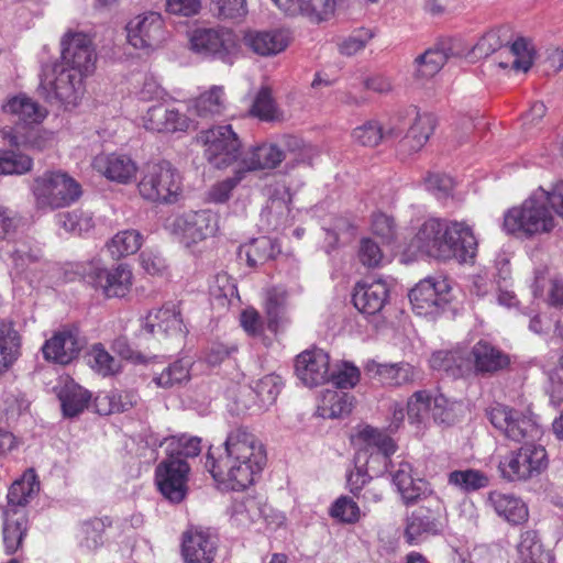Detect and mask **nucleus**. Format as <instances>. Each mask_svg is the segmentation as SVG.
<instances>
[{
	"label": "nucleus",
	"instance_id": "c756f323",
	"mask_svg": "<svg viewBox=\"0 0 563 563\" xmlns=\"http://www.w3.org/2000/svg\"><path fill=\"white\" fill-rule=\"evenodd\" d=\"M534 59V48L530 41L518 37L510 45H506L497 54L498 67L512 73H527Z\"/></svg>",
	"mask_w": 563,
	"mask_h": 563
},
{
	"label": "nucleus",
	"instance_id": "ea45409f",
	"mask_svg": "<svg viewBox=\"0 0 563 563\" xmlns=\"http://www.w3.org/2000/svg\"><path fill=\"white\" fill-rule=\"evenodd\" d=\"M269 508L254 497H247L233 505L231 519L238 526L246 527L264 518L267 520Z\"/></svg>",
	"mask_w": 563,
	"mask_h": 563
},
{
	"label": "nucleus",
	"instance_id": "f257e3e1",
	"mask_svg": "<svg viewBox=\"0 0 563 563\" xmlns=\"http://www.w3.org/2000/svg\"><path fill=\"white\" fill-rule=\"evenodd\" d=\"M266 463V452L260 439L246 428L231 430L223 442V452L208 453L206 467L224 489L244 490L250 487Z\"/></svg>",
	"mask_w": 563,
	"mask_h": 563
},
{
	"label": "nucleus",
	"instance_id": "c9c22d12",
	"mask_svg": "<svg viewBox=\"0 0 563 563\" xmlns=\"http://www.w3.org/2000/svg\"><path fill=\"white\" fill-rule=\"evenodd\" d=\"M38 483L33 470L26 471L21 479L15 481L8 492V506L10 514L16 515V507L25 506L29 499L38 490Z\"/></svg>",
	"mask_w": 563,
	"mask_h": 563
},
{
	"label": "nucleus",
	"instance_id": "864d4df0",
	"mask_svg": "<svg viewBox=\"0 0 563 563\" xmlns=\"http://www.w3.org/2000/svg\"><path fill=\"white\" fill-rule=\"evenodd\" d=\"M33 167V159L14 151H0V175H22Z\"/></svg>",
	"mask_w": 563,
	"mask_h": 563
},
{
	"label": "nucleus",
	"instance_id": "a878e982",
	"mask_svg": "<svg viewBox=\"0 0 563 563\" xmlns=\"http://www.w3.org/2000/svg\"><path fill=\"white\" fill-rule=\"evenodd\" d=\"M364 369L367 375L383 385L394 387L412 384L420 375L418 368L408 362L378 363L369 360Z\"/></svg>",
	"mask_w": 563,
	"mask_h": 563
},
{
	"label": "nucleus",
	"instance_id": "3c124183",
	"mask_svg": "<svg viewBox=\"0 0 563 563\" xmlns=\"http://www.w3.org/2000/svg\"><path fill=\"white\" fill-rule=\"evenodd\" d=\"M449 55L442 48H430L416 58V76L431 78L443 67Z\"/></svg>",
	"mask_w": 563,
	"mask_h": 563
},
{
	"label": "nucleus",
	"instance_id": "aec40b11",
	"mask_svg": "<svg viewBox=\"0 0 563 563\" xmlns=\"http://www.w3.org/2000/svg\"><path fill=\"white\" fill-rule=\"evenodd\" d=\"M85 346V340L77 327L63 325L45 341L42 346L43 356L60 365H67L78 357Z\"/></svg>",
	"mask_w": 563,
	"mask_h": 563
},
{
	"label": "nucleus",
	"instance_id": "7ed1b4c3",
	"mask_svg": "<svg viewBox=\"0 0 563 563\" xmlns=\"http://www.w3.org/2000/svg\"><path fill=\"white\" fill-rule=\"evenodd\" d=\"M319 155L316 146L295 135H282L275 142H264L249 147L242 153L241 170L274 169L288 156L295 165L311 164Z\"/></svg>",
	"mask_w": 563,
	"mask_h": 563
},
{
	"label": "nucleus",
	"instance_id": "b1692460",
	"mask_svg": "<svg viewBox=\"0 0 563 563\" xmlns=\"http://www.w3.org/2000/svg\"><path fill=\"white\" fill-rule=\"evenodd\" d=\"M242 42L253 54L262 57H272L284 52L289 43L288 31L274 30H247L244 32Z\"/></svg>",
	"mask_w": 563,
	"mask_h": 563
},
{
	"label": "nucleus",
	"instance_id": "dca6fc26",
	"mask_svg": "<svg viewBox=\"0 0 563 563\" xmlns=\"http://www.w3.org/2000/svg\"><path fill=\"white\" fill-rule=\"evenodd\" d=\"M450 284L441 277H427L409 292L413 311L419 316L437 314L450 300Z\"/></svg>",
	"mask_w": 563,
	"mask_h": 563
},
{
	"label": "nucleus",
	"instance_id": "4be33fe9",
	"mask_svg": "<svg viewBox=\"0 0 563 563\" xmlns=\"http://www.w3.org/2000/svg\"><path fill=\"white\" fill-rule=\"evenodd\" d=\"M297 377L309 387L330 380V357L321 349L301 352L295 361Z\"/></svg>",
	"mask_w": 563,
	"mask_h": 563
},
{
	"label": "nucleus",
	"instance_id": "f704fd0d",
	"mask_svg": "<svg viewBox=\"0 0 563 563\" xmlns=\"http://www.w3.org/2000/svg\"><path fill=\"white\" fill-rule=\"evenodd\" d=\"M279 9L286 14L306 15L317 22L334 12L336 0H278Z\"/></svg>",
	"mask_w": 563,
	"mask_h": 563
},
{
	"label": "nucleus",
	"instance_id": "e2e57ef3",
	"mask_svg": "<svg viewBox=\"0 0 563 563\" xmlns=\"http://www.w3.org/2000/svg\"><path fill=\"white\" fill-rule=\"evenodd\" d=\"M1 139L5 141L11 146H23L27 145L32 148L42 151L44 150L48 143L52 141V134H48L46 132L36 131L30 137L27 139H21L15 133H13L11 130H3L0 131Z\"/></svg>",
	"mask_w": 563,
	"mask_h": 563
},
{
	"label": "nucleus",
	"instance_id": "603ef678",
	"mask_svg": "<svg viewBox=\"0 0 563 563\" xmlns=\"http://www.w3.org/2000/svg\"><path fill=\"white\" fill-rule=\"evenodd\" d=\"M57 221L67 232L79 235L89 232L95 227L92 213L82 209L59 213Z\"/></svg>",
	"mask_w": 563,
	"mask_h": 563
},
{
	"label": "nucleus",
	"instance_id": "cd10ccee",
	"mask_svg": "<svg viewBox=\"0 0 563 563\" xmlns=\"http://www.w3.org/2000/svg\"><path fill=\"white\" fill-rule=\"evenodd\" d=\"M472 362L457 364L461 374H465L473 365L477 373H494L506 367L508 356L486 341H478L471 352Z\"/></svg>",
	"mask_w": 563,
	"mask_h": 563
},
{
	"label": "nucleus",
	"instance_id": "423d86ee",
	"mask_svg": "<svg viewBox=\"0 0 563 563\" xmlns=\"http://www.w3.org/2000/svg\"><path fill=\"white\" fill-rule=\"evenodd\" d=\"M141 197L162 205L176 203L183 196V177L169 162L146 164L137 184Z\"/></svg>",
	"mask_w": 563,
	"mask_h": 563
},
{
	"label": "nucleus",
	"instance_id": "c03bdc74",
	"mask_svg": "<svg viewBox=\"0 0 563 563\" xmlns=\"http://www.w3.org/2000/svg\"><path fill=\"white\" fill-rule=\"evenodd\" d=\"M143 244V235L134 229L118 232L107 244L113 257L120 258L136 253Z\"/></svg>",
	"mask_w": 563,
	"mask_h": 563
},
{
	"label": "nucleus",
	"instance_id": "6e6d98bb",
	"mask_svg": "<svg viewBox=\"0 0 563 563\" xmlns=\"http://www.w3.org/2000/svg\"><path fill=\"white\" fill-rule=\"evenodd\" d=\"M431 396L426 390L416 391L407 402V415L411 424L426 423L429 418Z\"/></svg>",
	"mask_w": 563,
	"mask_h": 563
},
{
	"label": "nucleus",
	"instance_id": "4c0bfd02",
	"mask_svg": "<svg viewBox=\"0 0 563 563\" xmlns=\"http://www.w3.org/2000/svg\"><path fill=\"white\" fill-rule=\"evenodd\" d=\"M517 550L522 563H553L551 552L543 549L536 531L522 532Z\"/></svg>",
	"mask_w": 563,
	"mask_h": 563
},
{
	"label": "nucleus",
	"instance_id": "680f3d73",
	"mask_svg": "<svg viewBox=\"0 0 563 563\" xmlns=\"http://www.w3.org/2000/svg\"><path fill=\"white\" fill-rule=\"evenodd\" d=\"M372 232L379 238L384 244H391L397 239V224L391 216L376 212L372 217Z\"/></svg>",
	"mask_w": 563,
	"mask_h": 563
},
{
	"label": "nucleus",
	"instance_id": "a211bd4d",
	"mask_svg": "<svg viewBox=\"0 0 563 563\" xmlns=\"http://www.w3.org/2000/svg\"><path fill=\"white\" fill-rule=\"evenodd\" d=\"M86 278L96 289H101L103 295L124 297L132 287V271L125 264H119L110 269L102 267L99 262H92L86 273Z\"/></svg>",
	"mask_w": 563,
	"mask_h": 563
},
{
	"label": "nucleus",
	"instance_id": "6ab92c4d",
	"mask_svg": "<svg viewBox=\"0 0 563 563\" xmlns=\"http://www.w3.org/2000/svg\"><path fill=\"white\" fill-rule=\"evenodd\" d=\"M92 40L84 32H67L62 40V65L89 76L96 64Z\"/></svg>",
	"mask_w": 563,
	"mask_h": 563
},
{
	"label": "nucleus",
	"instance_id": "4468645a",
	"mask_svg": "<svg viewBox=\"0 0 563 563\" xmlns=\"http://www.w3.org/2000/svg\"><path fill=\"white\" fill-rule=\"evenodd\" d=\"M170 232L186 246L197 244L218 230V216L210 210L189 211L175 217Z\"/></svg>",
	"mask_w": 563,
	"mask_h": 563
},
{
	"label": "nucleus",
	"instance_id": "7c9ffc66",
	"mask_svg": "<svg viewBox=\"0 0 563 563\" xmlns=\"http://www.w3.org/2000/svg\"><path fill=\"white\" fill-rule=\"evenodd\" d=\"M1 110L11 120L25 124L41 123L47 115V110L25 93L8 97Z\"/></svg>",
	"mask_w": 563,
	"mask_h": 563
},
{
	"label": "nucleus",
	"instance_id": "58836bf2",
	"mask_svg": "<svg viewBox=\"0 0 563 563\" xmlns=\"http://www.w3.org/2000/svg\"><path fill=\"white\" fill-rule=\"evenodd\" d=\"M353 397L343 390L327 389L322 394L321 404L318 408L323 418H340L351 412Z\"/></svg>",
	"mask_w": 563,
	"mask_h": 563
},
{
	"label": "nucleus",
	"instance_id": "bf43d9fd",
	"mask_svg": "<svg viewBox=\"0 0 563 563\" xmlns=\"http://www.w3.org/2000/svg\"><path fill=\"white\" fill-rule=\"evenodd\" d=\"M386 135L387 133H384L379 122L374 120L367 121L352 131L353 141L368 147L377 146Z\"/></svg>",
	"mask_w": 563,
	"mask_h": 563
},
{
	"label": "nucleus",
	"instance_id": "6e6552de",
	"mask_svg": "<svg viewBox=\"0 0 563 563\" xmlns=\"http://www.w3.org/2000/svg\"><path fill=\"white\" fill-rule=\"evenodd\" d=\"M86 77L85 74L56 64L44 71L40 87L49 101L56 100L65 108L75 107L85 92L84 79Z\"/></svg>",
	"mask_w": 563,
	"mask_h": 563
},
{
	"label": "nucleus",
	"instance_id": "e433bc0d",
	"mask_svg": "<svg viewBox=\"0 0 563 563\" xmlns=\"http://www.w3.org/2000/svg\"><path fill=\"white\" fill-rule=\"evenodd\" d=\"M20 335L10 321L0 322V374L20 356Z\"/></svg>",
	"mask_w": 563,
	"mask_h": 563
},
{
	"label": "nucleus",
	"instance_id": "39448f33",
	"mask_svg": "<svg viewBox=\"0 0 563 563\" xmlns=\"http://www.w3.org/2000/svg\"><path fill=\"white\" fill-rule=\"evenodd\" d=\"M30 190L40 211L68 207L81 196L80 185L63 170H46L33 178Z\"/></svg>",
	"mask_w": 563,
	"mask_h": 563
},
{
	"label": "nucleus",
	"instance_id": "2eb2a0df",
	"mask_svg": "<svg viewBox=\"0 0 563 563\" xmlns=\"http://www.w3.org/2000/svg\"><path fill=\"white\" fill-rule=\"evenodd\" d=\"M190 467L184 459H166L155 470L159 493L173 504L181 503L188 494Z\"/></svg>",
	"mask_w": 563,
	"mask_h": 563
},
{
	"label": "nucleus",
	"instance_id": "5fc2aeb1",
	"mask_svg": "<svg viewBox=\"0 0 563 563\" xmlns=\"http://www.w3.org/2000/svg\"><path fill=\"white\" fill-rule=\"evenodd\" d=\"M283 388L282 377L268 374L255 382L253 390L258 397L262 407L273 405Z\"/></svg>",
	"mask_w": 563,
	"mask_h": 563
},
{
	"label": "nucleus",
	"instance_id": "13d9d810",
	"mask_svg": "<svg viewBox=\"0 0 563 563\" xmlns=\"http://www.w3.org/2000/svg\"><path fill=\"white\" fill-rule=\"evenodd\" d=\"M329 514L342 523H355L362 517V511L356 501L347 496L339 497L330 507Z\"/></svg>",
	"mask_w": 563,
	"mask_h": 563
},
{
	"label": "nucleus",
	"instance_id": "2f4dec72",
	"mask_svg": "<svg viewBox=\"0 0 563 563\" xmlns=\"http://www.w3.org/2000/svg\"><path fill=\"white\" fill-rule=\"evenodd\" d=\"M487 503L497 516L510 525H522L529 518L527 504L515 494L494 490L488 494Z\"/></svg>",
	"mask_w": 563,
	"mask_h": 563
},
{
	"label": "nucleus",
	"instance_id": "338daca9",
	"mask_svg": "<svg viewBox=\"0 0 563 563\" xmlns=\"http://www.w3.org/2000/svg\"><path fill=\"white\" fill-rule=\"evenodd\" d=\"M330 379L340 390L352 388L360 380V369L353 364L344 362L330 373Z\"/></svg>",
	"mask_w": 563,
	"mask_h": 563
},
{
	"label": "nucleus",
	"instance_id": "0e129e2a",
	"mask_svg": "<svg viewBox=\"0 0 563 563\" xmlns=\"http://www.w3.org/2000/svg\"><path fill=\"white\" fill-rule=\"evenodd\" d=\"M251 114L263 121H272L276 118V106L268 87H262L257 92Z\"/></svg>",
	"mask_w": 563,
	"mask_h": 563
},
{
	"label": "nucleus",
	"instance_id": "9b49d317",
	"mask_svg": "<svg viewBox=\"0 0 563 563\" xmlns=\"http://www.w3.org/2000/svg\"><path fill=\"white\" fill-rule=\"evenodd\" d=\"M190 48L203 58L232 65L239 54L235 34L225 29H198L190 36Z\"/></svg>",
	"mask_w": 563,
	"mask_h": 563
},
{
	"label": "nucleus",
	"instance_id": "c85d7f7f",
	"mask_svg": "<svg viewBox=\"0 0 563 563\" xmlns=\"http://www.w3.org/2000/svg\"><path fill=\"white\" fill-rule=\"evenodd\" d=\"M444 529V522L440 516L423 508H418L406 517L404 537L410 545H416L427 534H439Z\"/></svg>",
	"mask_w": 563,
	"mask_h": 563
},
{
	"label": "nucleus",
	"instance_id": "09e8293b",
	"mask_svg": "<svg viewBox=\"0 0 563 563\" xmlns=\"http://www.w3.org/2000/svg\"><path fill=\"white\" fill-rule=\"evenodd\" d=\"M167 459L195 457L201 452V439L181 434L166 439Z\"/></svg>",
	"mask_w": 563,
	"mask_h": 563
},
{
	"label": "nucleus",
	"instance_id": "ddd939ff",
	"mask_svg": "<svg viewBox=\"0 0 563 563\" xmlns=\"http://www.w3.org/2000/svg\"><path fill=\"white\" fill-rule=\"evenodd\" d=\"M126 41L135 49L148 54L166 38L164 20L157 12H146L132 18L126 26Z\"/></svg>",
	"mask_w": 563,
	"mask_h": 563
},
{
	"label": "nucleus",
	"instance_id": "20e7f679",
	"mask_svg": "<svg viewBox=\"0 0 563 563\" xmlns=\"http://www.w3.org/2000/svg\"><path fill=\"white\" fill-rule=\"evenodd\" d=\"M555 227L556 220L547 205V190L542 187L504 214L503 230L519 238L531 239L548 234Z\"/></svg>",
	"mask_w": 563,
	"mask_h": 563
},
{
	"label": "nucleus",
	"instance_id": "72a5a7b5",
	"mask_svg": "<svg viewBox=\"0 0 563 563\" xmlns=\"http://www.w3.org/2000/svg\"><path fill=\"white\" fill-rule=\"evenodd\" d=\"M437 126V118L432 113H418L410 125L407 135L400 142V151L412 154L420 151Z\"/></svg>",
	"mask_w": 563,
	"mask_h": 563
},
{
	"label": "nucleus",
	"instance_id": "a19ab883",
	"mask_svg": "<svg viewBox=\"0 0 563 563\" xmlns=\"http://www.w3.org/2000/svg\"><path fill=\"white\" fill-rule=\"evenodd\" d=\"M227 107L223 86H212L194 100V108L199 117L208 118L221 114Z\"/></svg>",
	"mask_w": 563,
	"mask_h": 563
},
{
	"label": "nucleus",
	"instance_id": "f8f14e48",
	"mask_svg": "<svg viewBox=\"0 0 563 563\" xmlns=\"http://www.w3.org/2000/svg\"><path fill=\"white\" fill-rule=\"evenodd\" d=\"M357 440L364 444L358 452L366 454V457L362 459L363 467L372 476L384 474L388 470L390 455L396 452L394 440L369 426L358 431Z\"/></svg>",
	"mask_w": 563,
	"mask_h": 563
},
{
	"label": "nucleus",
	"instance_id": "052dcab7",
	"mask_svg": "<svg viewBox=\"0 0 563 563\" xmlns=\"http://www.w3.org/2000/svg\"><path fill=\"white\" fill-rule=\"evenodd\" d=\"M246 177V170L240 168L232 177L225 178L212 185L208 191V200L214 203H223L229 200L232 190Z\"/></svg>",
	"mask_w": 563,
	"mask_h": 563
},
{
	"label": "nucleus",
	"instance_id": "0eeeda50",
	"mask_svg": "<svg viewBox=\"0 0 563 563\" xmlns=\"http://www.w3.org/2000/svg\"><path fill=\"white\" fill-rule=\"evenodd\" d=\"M486 416L497 430L515 442L533 441L542 434L537 418L529 409L521 411L494 404L486 409Z\"/></svg>",
	"mask_w": 563,
	"mask_h": 563
},
{
	"label": "nucleus",
	"instance_id": "473e14b6",
	"mask_svg": "<svg viewBox=\"0 0 563 563\" xmlns=\"http://www.w3.org/2000/svg\"><path fill=\"white\" fill-rule=\"evenodd\" d=\"M391 479L406 504L416 503L431 493L429 483L422 478L412 477L411 465L399 462L398 467L390 471Z\"/></svg>",
	"mask_w": 563,
	"mask_h": 563
},
{
	"label": "nucleus",
	"instance_id": "69168bd1",
	"mask_svg": "<svg viewBox=\"0 0 563 563\" xmlns=\"http://www.w3.org/2000/svg\"><path fill=\"white\" fill-rule=\"evenodd\" d=\"M373 32L368 29H358L344 37L339 43V51L341 54L352 56L360 51L364 49L366 44L372 40Z\"/></svg>",
	"mask_w": 563,
	"mask_h": 563
},
{
	"label": "nucleus",
	"instance_id": "bb28decb",
	"mask_svg": "<svg viewBox=\"0 0 563 563\" xmlns=\"http://www.w3.org/2000/svg\"><path fill=\"white\" fill-rule=\"evenodd\" d=\"M389 287L383 279L363 280L356 284L353 302L357 310L366 314L379 312L387 303Z\"/></svg>",
	"mask_w": 563,
	"mask_h": 563
},
{
	"label": "nucleus",
	"instance_id": "79ce46f5",
	"mask_svg": "<svg viewBox=\"0 0 563 563\" xmlns=\"http://www.w3.org/2000/svg\"><path fill=\"white\" fill-rule=\"evenodd\" d=\"M191 361L189 358H179L170 363L159 374L153 377L157 387L172 388L187 383L190 379Z\"/></svg>",
	"mask_w": 563,
	"mask_h": 563
},
{
	"label": "nucleus",
	"instance_id": "49530a36",
	"mask_svg": "<svg viewBox=\"0 0 563 563\" xmlns=\"http://www.w3.org/2000/svg\"><path fill=\"white\" fill-rule=\"evenodd\" d=\"M448 482L462 492L471 493L487 487L489 478L482 471L467 468L451 472Z\"/></svg>",
	"mask_w": 563,
	"mask_h": 563
},
{
	"label": "nucleus",
	"instance_id": "412c9836",
	"mask_svg": "<svg viewBox=\"0 0 563 563\" xmlns=\"http://www.w3.org/2000/svg\"><path fill=\"white\" fill-rule=\"evenodd\" d=\"M219 539L210 529L192 527L184 532L181 554L186 563H212Z\"/></svg>",
	"mask_w": 563,
	"mask_h": 563
},
{
	"label": "nucleus",
	"instance_id": "f3484780",
	"mask_svg": "<svg viewBox=\"0 0 563 563\" xmlns=\"http://www.w3.org/2000/svg\"><path fill=\"white\" fill-rule=\"evenodd\" d=\"M141 125L148 132L162 134L187 133L195 129L194 121L176 107L156 103L140 115Z\"/></svg>",
	"mask_w": 563,
	"mask_h": 563
},
{
	"label": "nucleus",
	"instance_id": "1a4fd4ad",
	"mask_svg": "<svg viewBox=\"0 0 563 563\" xmlns=\"http://www.w3.org/2000/svg\"><path fill=\"white\" fill-rule=\"evenodd\" d=\"M198 141L203 146L206 159L216 168H227L242 157L240 139L229 124L201 131Z\"/></svg>",
	"mask_w": 563,
	"mask_h": 563
},
{
	"label": "nucleus",
	"instance_id": "a18cd8bd",
	"mask_svg": "<svg viewBox=\"0 0 563 563\" xmlns=\"http://www.w3.org/2000/svg\"><path fill=\"white\" fill-rule=\"evenodd\" d=\"M11 515L9 509H4L3 543L8 554L14 553L20 548L26 532L24 515H20L15 519H11Z\"/></svg>",
	"mask_w": 563,
	"mask_h": 563
},
{
	"label": "nucleus",
	"instance_id": "774afa93",
	"mask_svg": "<svg viewBox=\"0 0 563 563\" xmlns=\"http://www.w3.org/2000/svg\"><path fill=\"white\" fill-rule=\"evenodd\" d=\"M92 367L101 375L108 376L119 371V363L101 344H96L91 351Z\"/></svg>",
	"mask_w": 563,
	"mask_h": 563
},
{
	"label": "nucleus",
	"instance_id": "393cba45",
	"mask_svg": "<svg viewBox=\"0 0 563 563\" xmlns=\"http://www.w3.org/2000/svg\"><path fill=\"white\" fill-rule=\"evenodd\" d=\"M93 169L108 180L126 185L135 179L136 163L125 154L101 153L92 161Z\"/></svg>",
	"mask_w": 563,
	"mask_h": 563
},
{
	"label": "nucleus",
	"instance_id": "9d476101",
	"mask_svg": "<svg viewBox=\"0 0 563 563\" xmlns=\"http://www.w3.org/2000/svg\"><path fill=\"white\" fill-rule=\"evenodd\" d=\"M548 464V454L542 445L525 444L504 456L498 468L503 478L517 482L539 476Z\"/></svg>",
	"mask_w": 563,
	"mask_h": 563
},
{
	"label": "nucleus",
	"instance_id": "37998d69",
	"mask_svg": "<svg viewBox=\"0 0 563 563\" xmlns=\"http://www.w3.org/2000/svg\"><path fill=\"white\" fill-rule=\"evenodd\" d=\"M276 245L267 236L252 240L240 247V256H245L249 266L256 267L273 258L276 254Z\"/></svg>",
	"mask_w": 563,
	"mask_h": 563
},
{
	"label": "nucleus",
	"instance_id": "5701e85b",
	"mask_svg": "<svg viewBox=\"0 0 563 563\" xmlns=\"http://www.w3.org/2000/svg\"><path fill=\"white\" fill-rule=\"evenodd\" d=\"M143 329L157 338L181 339L186 333L179 307L173 302L150 311L145 318Z\"/></svg>",
	"mask_w": 563,
	"mask_h": 563
},
{
	"label": "nucleus",
	"instance_id": "8fccbe9b",
	"mask_svg": "<svg viewBox=\"0 0 563 563\" xmlns=\"http://www.w3.org/2000/svg\"><path fill=\"white\" fill-rule=\"evenodd\" d=\"M509 43L508 30L499 27L484 34L473 47V54L483 58L499 53Z\"/></svg>",
	"mask_w": 563,
	"mask_h": 563
},
{
	"label": "nucleus",
	"instance_id": "de8ad7c7",
	"mask_svg": "<svg viewBox=\"0 0 563 563\" xmlns=\"http://www.w3.org/2000/svg\"><path fill=\"white\" fill-rule=\"evenodd\" d=\"M59 399L65 416L74 417L81 412L90 400V394L82 387L71 383L59 393Z\"/></svg>",
	"mask_w": 563,
	"mask_h": 563
},
{
	"label": "nucleus",
	"instance_id": "f03ea898",
	"mask_svg": "<svg viewBox=\"0 0 563 563\" xmlns=\"http://www.w3.org/2000/svg\"><path fill=\"white\" fill-rule=\"evenodd\" d=\"M412 245L438 260L466 262L475 256L477 240L466 222L430 218L419 228Z\"/></svg>",
	"mask_w": 563,
	"mask_h": 563
},
{
	"label": "nucleus",
	"instance_id": "4d7b16f0",
	"mask_svg": "<svg viewBox=\"0 0 563 563\" xmlns=\"http://www.w3.org/2000/svg\"><path fill=\"white\" fill-rule=\"evenodd\" d=\"M288 295V291L282 286L267 290L265 308L269 329L276 330L278 319L286 306Z\"/></svg>",
	"mask_w": 563,
	"mask_h": 563
}]
</instances>
